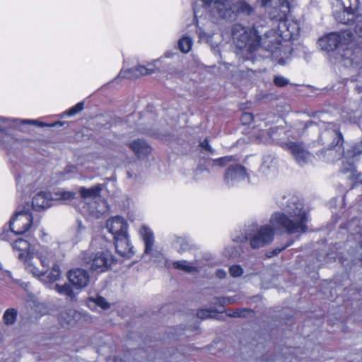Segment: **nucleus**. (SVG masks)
Here are the masks:
<instances>
[{"instance_id": "1", "label": "nucleus", "mask_w": 362, "mask_h": 362, "mask_svg": "<svg viewBox=\"0 0 362 362\" xmlns=\"http://www.w3.org/2000/svg\"><path fill=\"white\" fill-rule=\"evenodd\" d=\"M284 212H276L270 218L269 225L259 228L252 235L246 233L239 241L250 240L254 248L262 247L274 239V230H284L288 234H300L308 231V216L303 208V204L296 197H284L279 204ZM238 241V240H235Z\"/></svg>"}, {"instance_id": "2", "label": "nucleus", "mask_w": 362, "mask_h": 362, "mask_svg": "<svg viewBox=\"0 0 362 362\" xmlns=\"http://www.w3.org/2000/svg\"><path fill=\"white\" fill-rule=\"evenodd\" d=\"M24 124H35L40 127H57L62 126V123L46 124L37 120H21L0 117V147L6 151L11 163L13 164L12 168L16 176L18 192H21L23 196L27 197L44 187L45 178L41 173L37 171L17 173L18 166L14 164L12 156L13 153L22 147L23 140L15 132H22L21 126Z\"/></svg>"}, {"instance_id": "3", "label": "nucleus", "mask_w": 362, "mask_h": 362, "mask_svg": "<svg viewBox=\"0 0 362 362\" xmlns=\"http://www.w3.org/2000/svg\"><path fill=\"white\" fill-rule=\"evenodd\" d=\"M300 35V26L297 21L287 18L276 25L264 34L262 41L264 50L280 63L284 58L293 54L291 40L298 38Z\"/></svg>"}, {"instance_id": "4", "label": "nucleus", "mask_w": 362, "mask_h": 362, "mask_svg": "<svg viewBox=\"0 0 362 362\" xmlns=\"http://www.w3.org/2000/svg\"><path fill=\"white\" fill-rule=\"evenodd\" d=\"M353 40L354 35L351 30L332 32L321 37L318 40V45L327 52L337 50L343 66L357 68L362 66V50L354 47Z\"/></svg>"}, {"instance_id": "5", "label": "nucleus", "mask_w": 362, "mask_h": 362, "mask_svg": "<svg viewBox=\"0 0 362 362\" xmlns=\"http://www.w3.org/2000/svg\"><path fill=\"white\" fill-rule=\"evenodd\" d=\"M204 8L214 16L234 21L238 17L250 16L253 8L244 0H238L232 4L222 0H201Z\"/></svg>"}, {"instance_id": "6", "label": "nucleus", "mask_w": 362, "mask_h": 362, "mask_svg": "<svg viewBox=\"0 0 362 362\" xmlns=\"http://www.w3.org/2000/svg\"><path fill=\"white\" fill-rule=\"evenodd\" d=\"M333 16L335 20L340 23L348 25L354 21V30L355 33L362 37V14L358 13L361 8L360 0H335Z\"/></svg>"}, {"instance_id": "7", "label": "nucleus", "mask_w": 362, "mask_h": 362, "mask_svg": "<svg viewBox=\"0 0 362 362\" xmlns=\"http://www.w3.org/2000/svg\"><path fill=\"white\" fill-rule=\"evenodd\" d=\"M232 37L236 47L240 49H245L250 53L259 47L264 49L262 45L264 36L259 35L255 27L250 28L241 24H235L232 28Z\"/></svg>"}, {"instance_id": "8", "label": "nucleus", "mask_w": 362, "mask_h": 362, "mask_svg": "<svg viewBox=\"0 0 362 362\" xmlns=\"http://www.w3.org/2000/svg\"><path fill=\"white\" fill-rule=\"evenodd\" d=\"M319 142L327 146L328 149H335L339 156L344 152L341 148L343 136L337 124L334 123H322L320 127Z\"/></svg>"}, {"instance_id": "9", "label": "nucleus", "mask_w": 362, "mask_h": 362, "mask_svg": "<svg viewBox=\"0 0 362 362\" xmlns=\"http://www.w3.org/2000/svg\"><path fill=\"white\" fill-rule=\"evenodd\" d=\"M16 257L23 262L25 270L33 275L39 274V269L33 264L34 255L30 252V244L25 240L18 238L12 244Z\"/></svg>"}, {"instance_id": "10", "label": "nucleus", "mask_w": 362, "mask_h": 362, "mask_svg": "<svg viewBox=\"0 0 362 362\" xmlns=\"http://www.w3.org/2000/svg\"><path fill=\"white\" fill-rule=\"evenodd\" d=\"M84 266L97 272H103L108 269L114 262L112 253L109 251L98 252L94 256L88 253L83 254L82 257Z\"/></svg>"}, {"instance_id": "11", "label": "nucleus", "mask_w": 362, "mask_h": 362, "mask_svg": "<svg viewBox=\"0 0 362 362\" xmlns=\"http://www.w3.org/2000/svg\"><path fill=\"white\" fill-rule=\"evenodd\" d=\"M32 223L33 216L29 209L17 211L9 221V230L4 228L3 231L8 232L9 239L10 233L21 235L28 231Z\"/></svg>"}, {"instance_id": "12", "label": "nucleus", "mask_w": 362, "mask_h": 362, "mask_svg": "<svg viewBox=\"0 0 362 362\" xmlns=\"http://www.w3.org/2000/svg\"><path fill=\"white\" fill-rule=\"evenodd\" d=\"M262 1L264 6L270 4L268 13L272 28L276 27L278 23L287 18L290 12V3L288 0H262Z\"/></svg>"}, {"instance_id": "13", "label": "nucleus", "mask_w": 362, "mask_h": 362, "mask_svg": "<svg viewBox=\"0 0 362 362\" xmlns=\"http://www.w3.org/2000/svg\"><path fill=\"white\" fill-rule=\"evenodd\" d=\"M286 146L292 154L296 162L300 166L311 163L315 158V156L301 143L288 142L286 144Z\"/></svg>"}, {"instance_id": "14", "label": "nucleus", "mask_w": 362, "mask_h": 362, "mask_svg": "<svg viewBox=\"0 0 362 362\" xmlns=\"http://www.w3.org/2000/svg\"><path fill=\"white\" fill-rule=\"evenodd\" d=\"M59 247V243L53 244L51 247L47 246H40L36 251L35 255L45 269H48L51 264L57 262V258L59 257V252L57 249Z\"/></svg>"}, {"instance_id": "15", "label": "nucleus", "mask_w": 362, "mask_h": 362, "mask_svg": "<svg viewBox=\"0 0 362 362\" xmlns=\"http://www.w3.org/2000/svg\"><path fill=\"white\" fill-rule=\"evenodd\" d=\"M247 177L246 168L240 164L230 165L223 175V181L228 187H233Z\"/></svg>"}, {"instance_id": "16", "label": "nucleus", "mask_w": 362, "mask_h": 362, "mask_svg": "<svg viewBox=\"0 0 362 362\" xmlns=\"http://www.w3.org/2000/svg\"><path fill=\"white\" fill-rule=\"evenodd\" d=\"M107 230L113 235L114 240L127 234L128 225L121 216H115L106 222Z\"/></svg>"}, {"instance_id": "17", "label": "nucleus", "mask_w": 362, "mask_h": 362, "mask_svg": "<svg viewBox=\"0 0 362 362\" xmlns=\"http://www.w3.org/2000/svg\"><path fill=\"white\" fill-rule=\"evenodd\" d=\"M68 279L70 283L78 289L87 286L90 281L87 271L78 268L69 271Z\"/></svg>"}, {"instance_id": "18", "label": "nucleus", "mask_w": 362, "mask_h": 362, "mask_svg": "<svg viewBox=\"0 0 362 362\" xmlns=\"http://www.w3.org/2000/svg\"><path fill=\"white\" fill-rule=\"evenodd\" d=\"M53 204L54 201L51 192L40 190L33 197L32 206L36 211L47 209Z\"/></svg>"}, {"instance_id": "19", "label": "nucleus", "mask_w": 362, "mask_h": 362, "mask_svg": "<svg viewBox=\"0 0 362 362\" xmlns=\"http://www.w3.org/2000/svg\"><path fill=\"white\" fill-rule=\"evenodd\" d=\"M47 269H39L40 274L33 275L34 276H37L40 279V280L47 287L52 288V284L54 281L59 279L61 276V271L60 267L58 265L57 262L52 264V269L50 272L47 274Z\"/></svg>"}, {"instance_id": "20", "label": "nucleus", "mask_w": 362, "mask_h": 362, "mask_svg": "<svg viewBox=\"0 0 362 362\" xmlns=\"http://www.w3.org/2000/svg\"><path fill=\"white\" fill-rule=\"evenodd\" d=\"M139 233L144 243V255H156L157 252L153 249L154 235L153 231L146 226H142Z\"/></svg>"}, {"instance_id": "21", "label": "nucleus", "mask_w": 362, "mask_h": 362, "mask_svg": "<svg viewBox=\"0 0 362 362\" xmlns=\"http://www.w3.org/2000/svg\"><path fill=\"white\" fill-rule=\"evenodd\" d=\"M115 248L119 255L124 257L130 258L134 255L133 246L131 245L128 234L114 240Z\"/></svg>"}, {"instance_id": "22", "label": "nucleus", "mask_w": 362, "mask_h": 362, "mask_svg": "<svg viewBox=\"0 0 362 362\" xmlns=\"http://www.w3.org/2000/svg\"><path fill=\"white\" fill-rule=\"evenodd\" d=\"M276 163L275 158L271 155H265L262 158V163L259 167V173L265 177H270L275 175Z\"/></svg>"}, {"instance_id": "23", "label": "nucleus", "mask_w": 362, "mask_h": 362, "mask_svg": "<svg viewBox=\"0 0 362 362\" xmlns=\"http://www.w3.org/2000/svg\"><path fill=\"white\" fill-rule=\"evenodd\" d=\"M129 148L138 158H145L151 152L150 146L143 139H135L128 144Z\"/></svg>"}, {"instance_id": "24", "label": "nucleus", "mask_w": 362, "mask_h": 362, "mask_svg": "<svg viewBox=\"0 0 362 362\" xmlns=\"http://www.w3.org/2000/svg\"><path fill=\"white\" fill-rule=\"evenodd\" d=\"M82 315L74 309H67L60 313L59 320L60 322L64 325H73L81 320Z\"/></svg>"}, {"instance_id": "25", "label": "nucleus", "mask_w": 362, "mask_h": 362, "mask_svg": "<svg viewBox=\"0 0 362 362\" xmlns=\"http://www.w3.org/2000/svg\"><path fill=\"white\" fill-rule=\"evenodd\" d=\"M173 267L176 269L189 274L199 272L202 267L199 265L197 259L192 262H188L187 260L175 261L173 262Z\"/></svg>"}, {"instance_id": "26", "label": "nucleus", "mask_w": 362, "mask_h": 362, "mask_svg": "<svg viewBox=\"0 0 362 362\" xmlns=\"http://www.w3.org/2000/svg\"><path fill=\"white\" fill-rule=\"evenodd\" d=\"M148 75L145 66L139 65L135 67L121 70L117 77L122 78H136L142 76Z\"/></svg>"}, {"instance_id": "27", "label": "nucleus", "mask_w": 362, "mask_h": 362, "mask_svg": "<svg viewBox=\"0 0 362 362\" xmlns=\"http://www.w3.org/2000/svg\"><path fill=\"white\" fill-rule=\"evenodd\" d=\"M344 154V160L342 161L341 167V173L343 174L350 173L349 177L351 179L356 178L357 171L356 170L355 163L357 161L352 157H347L346 153Z\"/></svg>"}, {"instance_id": "28", "label": "nucleus", "mask_w": 362, "mask_h": 362, "mask_svg": "<svg viewBox=\"0 0 362 362\" xmlns=\"http://www.w3.org/2000/svg\"><path fill=\"white\" fill-rule=\"evenodd\" d=\"M83 208L88 211L90 214L93 216L99 218L106 211V202L105 201H101L98 203L96 201H91L86 203Z\"/></svg>"}, {"instance_id": "29", "label": "nucleus", "mask_w": 362, "mask_h": 362, "mask_svg": "<svg viewBox=\"0 0 362 362\" xmlns=\"http://www.w3.org/2000/svg\"><path fill=\"white\" fill-rule=\"evenodd\" d=\"M239 298L237 296L228 297H215L212 304L218 308V312L221 313L224 310L226 305H230L235 303Z\"/></svg>"}, {"instance_id": "30", "label": "nucleus", "mask_w": 362, "mask_h": 362, "mask_svg": "<svg viewBox=\"0 0 362 362\" xmlns=\"http://www.w3.org/2000/svg\"><path fill=\"white\" fill-rule=\"evenodd\" d=\"M102 190L100 185L93 186L90 188L81 187L79 193L83 198H92L95 199L100 196Z\"/></svg>"}, {"instance_id": "31", "label": "nucleus", "mask_w": 362, "mask_h": 362, "mask_svg": "<svg viewBox=\"0 0 362 362\" xmlns=\"http://www.w3.org/2000/svg\"><path fill=\"white\" fill-rule=\"evenodd\" d=\"M88 232L86 227L83 225L81 221L77 220V227L74 230L72 237L74 244H76L80 241L85 239L87 236Z\"/></svg>"}, {"instance_id": "32", "label": "nucleus", "mask_w": 362, "mask_h": 362, "mask_svg": "<svg viewBox=\"0 0 362 362\" xmlns=\"http://www.w3.org/2000/svg\"><path fill=\"white\" fill-rule=\"evenodd\" d=\"M53 201H69L75 199L76 194L71 191L59 189L52 193Z\"/></svg>"}, {"instance_id": "33", "label": "nucleus", "mask_w": 362, "mask_h": 362, "mask_svg": "<svg viewBox=\"0 0 362 362\" xmlns=\"http://www.w3.org/2000/svg\"><path fill=\"white\" fill-rule=\"evenodd\" d=\"M278 127H271L269 130H262L257 136L259 142L269 144L273 141L274 134L277 132Z\"/></svg>"}, {"instance_id": "34", "label": "nucleus", "mask_w": 362, "mask_h": 362, "mask_svg": "<svg viewBox=\"0 0 362 362\" xmlns=\"http://www.w3.org/2000/svg\"><path fill=\"white\" fill-rule=\"evenodd\" d=\"M53 288L55 289L56 291L60 295L66 296L71 299H73L75 297V294L71 286L68 284H64L62 286L59 284H54Z\"/></svg>"}, {"instance_id": "35", "label": "nucleus", "mask_w": 362, "mask_h": 362, "mask_svg": "<svg viewBox=\"0 0 362 362\" xmlns=\"http://www.w3.org/2000/svg\"><path fill=\"white\" fill-rule=\"evenodd\" d=\"M235 156H226L221 157L211 160V167H225L230 163L235 162L237 160Z\"/></svg>"}, {"instance_id": "36", "label": "nucleus", "mask_w": 362, "mask_h": 362, "mask_svg": "<svg viewBox=\"0 0 362 362\" xmlns=\"http://www.w3.org/2000/svg\"><path fill=\"white\" fill-rule=\"evenodd\" d=\"M341 153H346L347 157H352L353 158L358 160V156L362 153V139L358 142L354 143L351 148L347 150L346 152H341Z\"/></svg>"}, {"instance_id": "37", "label": "nucleus", "mask_w": 362, "mask_h": 362, "mask_svg": "<svg viewBox=\"0 0 362 362\" xmlns=\"http://www.w3.org/2000/svg\"><path fill=\"white\" fill-rule=\"evenodd\" d=\"M210 177V170L204 165H199L194 170V178L197 180L206 179Z\"/></svg>"}, {"instance_id": "38", "label": "nucleus", "mask_w": 362, "mask_h": 362, "mask_svg": "<svg viewBox=\"0 0 362 362\" xmlns=\"http://www.w3.org/2000/svg\"><path fill=\"white\" fill-rule=\"evenodd\" d=\"M174 246L176 248L177 251L182 254L189 249V241L182 237L177 238L174 242Z\"/></svg>"}, {"instance_id": "39", "label": "nucleus", "mask_w": 362, "mask_h": 362, "mask_svg": "<svg viewBox=\"0 0 362 362\" xmlns=\"http://www.w3.org/2000/svg\"><path fill=\"white\" fill-rule=\"evenodd\" d=\"M192 46V39L189 36H184L178 41V47L181 52L187 53Z\"/></svg>"}, {"instance_id": "40", "label": "nucleus", "mask_w": 362, "mask_h": 362, "mask_svg": "<svg viewBox=\"0 0 362 362\" xmlns=\"http://www.w3.org/2000/svg\"><path fill=\"white\" fill-rule=\"evenodd\" d=\"M17 311L14 308L6 310L4 314V321L6 325H12L16 320Z\"/></svg>"}, {"instance_id": "41", "label": "nucleus", "mask_w": 362, "mask_h": 362, "mask_svg": "<svg viewBox=\"0 0 362 362\" xmlns=\"http://www.w3.org/2000/svg\"><path fill=\"white\" fill-rule=\"evenodd\" d=\"M215 311L218 312V308L216 305H214V309H201L198 310L197 313V315L199 318L204 320L211 317L212 316V313H214Z\"/></svg>"}, {"instance_id": "42", "label": "nucleus", "mask_w": 362, "mask_h": 362, "mask_svg": "<svg viewBox=\"0 0 362 362\" xmlns=\"http://www.w3.org/2000/svg\"><path fill=\"white\" fill-rule=\"evenodd\" d=\"M83 107H84L83 102L78 103L76 105H75L74 106L71 107L69 110H67L66 112V114L70 117L74 116L76 114L80 112L83 109Z\"/></svg>"}, {"instance_id": "43", "label": "nucleus", "mask_w": 362, "mask_h": 362, "mask_svg": "<svg viewBox=\"0 0 362 362\" xmlns=\"http://www.w3.org/2000/svg\"><path fill=\"white\" fill-rule=\"evenodd\" d=\"M90 300L94 302L97 305L100 306L103 310L109 308V304L106 300L101 296H97L95 298H90Z\"/></svg>"}, {"instance_id": "44", "label": "nucleus", "mask_w": 362, "mask_h": 362, "mask_svg": "<svg viewBox=\"0 0 362 362\" xmlns=\"http://www.w3.org/2000/svg\"><path fill=\"white\" fill-rule=\"evenodd\" d=\"M229 272L233 277H239L243 274V269L240 265H233L229 269Z\"/></svg>"}, {"instance_id": "45", "label": "nucleus", "mask_w": 362, "mask_h": 362, "mask_svg": "<svg viewBox=\"0 0 362 362\" xmlns=\"http://www.w3.org/2000/svg\"><path fill=\"white\" fill-rule=\"evenodd\" d=\"M274 83L278 87H284L288 84L289 80L282 76H276L274 78Z\"/></svg>"}, {"instance_id": "46", "label": "nucleus", "mask_w": 362, "mask_h": 362, "mask_svg": "<svg viewBox=\"0 0 362 362\" xmlns=\"http://www.w3.org/2000/svg\"><path fill=\"white\" fill-rule=\"evenodd\" d=\"M254 119V116L250 112H243L240 117V121L243 124L248 125L250 124Z\"/></svg>"}, {"instance_id": "47", "label": "nucleus", "mask_w": 362, "mask_h": 362, "mask_svg": "<svg viewBox=\"0 0 362 362\" xmlns=\"http://www.w3.org/2000/svg\"><path fill=\"white\" fill-rule=\"evenodd\" d=\"M158 64H159L158 60H155L152 63L147 64V65L145 66V67L146 69L147 74L148 75L154 73L156 70H158L159 69Z\"/></svg>"}, {"instance_id": "48", "label": "nucleus", "mask_w": 362, "mask_h": 362, "mask_svg": "<svg viewBox=\"0 0 362 362\" xmlns=\"http://www.w3.org/2000/svg\"><path fill=\"white\" fill-rule=\"evenodd\" d=\"M293 240H290L288 241L286 245H284L283 247H276L275 248L273 251H272V254L269 255V257H272V256H274V255H277L278 254H279L282 250H285L286 248H287L288 247H289L290 245H291L293 244Z\"/></svg>"}, {"instance_id": "49", "label": "nucleus", "mask_w": 362, "mask_h": 362, "mask_svg": "<svg viewBox=\"0 0 362 362\" xmlns=\"http://www.w3.org/2000/svg\"><path fill=\"white\" fill-rule=\"evenodd\" d=\"M199 145L206 151H208L211 154L214 153V149L210 146L208 139H204Z\"/></svg>"}, {"instance_id": "50", "label": "nucleus", "mask_w": 362, "mask_h": 362, "mask_svg": "<svg viewBox=\"0 0 362 362\" xmlns=\"http://www.w3.org/2000/svg\"><path fill=\"white\" fill-rule=\"evenodd\" d=\"M216 277H218V279H224V278H226V276H227V273H226V272L224 269H217V270H216Z\"/></svg>"}, {"instance_id": "51", "label": "nucleus", "mask_w": 362, "mask_h": 362, "mask_svg": "<svg viewBox=\"0 0 362 362\" xmlns=\"http://www.w3.org/2000/svg\"><path fill=\"white\" fill-rule=\"evenodd\" d=\"M197 33L200 38H203L206 36V33L203 31V30L201 28H198L197 30Z\"/></svg>"}, {"instance_id": "52", "label": "nucleus", "mask_w": 362, "mask_h": 362, "mask_svg": "<svg viewBox=\"0 0 362 362\" xmlns=\"http://www.w3.org/2000/svg\"><path fill=\"white\" fill-rule=\"evenodd\" d=\"M247 310H237L234 313V314L233 315V317H242V316H244V314L243 313L244 312H246Z\"/></svg>"}, {"instance_id": "53", "label": "nucleus", "mask_w": 362, "mask_h": 362, "mask_svg": "<svg viewBox=\"0 0 362 362\" xmlns=\"http://www.w3.org/2000/svg\"><path fill=\"white\" fill-rule=\"evenodd\" d=\"M107 362H122V360L117 357L110 358Z\"/></svg>"}, {"instance_id": "54", "label": "nucleus", "mask_w": 362, "mask_h": 362, "mask_svg": "<svg viewBox=\"0 0 362 362\" xmlns=\"http://www.w3.org/2000/svg\"><path fill=\"white\" fill-rule=\"evenodd\" d=\"M358 252H359L358 259H359V260L362 261V240H361V243L360 244V247H359V249H358Z\"/></svg>"}, {"instance_id": "55", "label": "nucleus", "mask_w": 362, "mask_h": 362, "mask_svg": "<svg viewBox=\"0 0 362 362\" xmlns=\"http://www.w3.org/2000/svg\"><path fill=\"white\" fill-rule=\"evenodd\" d=\"M76 170V168L74 166H69L68 167V170H66L67 173H74Z\"/></svg>"}, {"instance_id": "56", "label": "nucleus", "mask_w": 362, "mask_h": 362, "mask_svg": "<svg viewBox=\"0 0 362 362\" xmlns=\"http://www.w3.org/2000/svg\"><path fill=\"white\" fill-rule=\"evenodd\" d=\"M194 18L197 21L198 11L195 9L194 10Z\"/></svg>"}, {"instance_id": "57", "label": "nucleus", "mask_w": 362, "mask_h": 362, "mask_svg": "<svg viewBox=\"0 0 362 362\" xmlns=\"http://www.w3.org/2000/svg\"><path fill=\"white\" fill-rule=\"evenodd\" d=\"M347 229L350 230L351 228V222H349L347 223V226H346Z\"/></svg>"}, {"instance_id": "58", "label": "nucleus", "mask_w": 362, "mask_h": 362, "mask_svg": "<svg viewBox=\"0 0 362 362\" xmlns=\"http://www.w3.org/2000/svg\"><path fill=\"white\" fill-rule=\"evenodd\" d=\"M357 90H358V93L362 92V86H357Z\"/></svg>"}, {"instance_id": "59", "label": "nucleus", "mask_w": 362, "mask_h": 362, "mask_svg": "<svg viewBox=\"0 0 362 362\" xmlns=\"http://www.w3.org/2000/svg\"><path fill=\"white\" fill-rule=\"evenodd\" d=\"M223 1L228 2V0H222Z\"/></svg>"}, {"instance_id": "60", "label": "nucleus", "mask_w": 362, "mask_h": 362, "mask_svg": "<svg viewBox=\"0 0 362 362\" xmlns=\"http://www.w3.org/2000/svg\"><path fill=\"white\" fill-rule=\"evenodd\" d=\"M361 182H362V180H361Z\"/></svg>"}]
</instances>
